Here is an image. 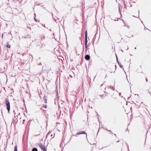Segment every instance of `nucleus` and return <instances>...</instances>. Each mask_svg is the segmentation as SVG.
Wrapping results in <instances>:
<instances>
[{
	"instance_id": "8fccbe9b",
	"label": "nucleus",
	"mask_w": 151,
	"mask_h": 151,
	"mask_svg": "<svg viewBox=\"0 0 151 151\" xmlns=\"http://www.w3.org/2000/svg\"><path fill=\"white\" fill-rule=\"evenodd\" d=\"M50 31H51V29H50Z\"/></svg>"
},
{
	"instance_id": "79ce46f5",
	"label": "nucleus",
	"mask_w": 151,
	"mask_h": 151,
	"mask_svg": "<svg viewBox=\"0 0 151 151\" xmlns=\"http://www.w3.org/2000/svg\"><path fill=\"white\" fill-rule=\"evenodd\" d=\"M44 27H45V25H44Z\"/></svg>"
},
{
	"instance_id": "3c124183",
	"label": "nucleus",
	"mask_w": 151,
	"mask_h": 151,
	"mask_svg": "<svg viewBox=\"0 0 151 151\" xmlns=\"http://www.w3.org/2000/svg\"><path fill=\"white\" fill-rule=\"evenodd\" d=\"M99 130H98V132H97V133H98V132H99Z\"/></svg>"
},
{
	"instance_id": "6e6552de",
	"label": "nucleus",
	"mask_w": 151,
	"mask_h": 151,
	"mask_svg": "<svg viewBox=\"0 0 151 151\" xmlns=\"http://www.w3.org/2000/svg\"><path fill=\"white\" fill-rule=\"evenodd\" d=\"M32 151H38V150L36 148H33L32 149Z\"/></svg>"
},
{
	"instance_id": "49530a36",
	"label": "nucleus",
	"mask_w": 151,
	"mask_h": 151,
	"mask_svg": "<svg viewBox=\"0 0 151 151\" xmlns=\"http://www.w3.org/2000/svg\"><path fill=\"white\" fill-rule=\"evenodd\" d=\"M70 76L71 77V76L70 75Z\"/></svg>"
},
{
	"instance_id": "dca6fc26",
	"label": "nucleus",
	"mask_w": 151,
	"mask_h": 151,
	"mask_svg": "<svg viewBox=\"0 0 151 151\" xmlns=\"http://www.w3.org/2000/svg\"><path fill=\"white\" fill-rule=\"evenodd\" d=\"M116 61H118V57H117L116 54Z\"/></svg>"
},
{
	"instance_id": "ea45409f",
	"label": "nucleus",
	"mask_w": 151,
	"mask_h": 151,
	"mask_svg": "<svg viewBox=\"0 0 151 151\" xmlns=\"http://www.w3.org/2000/svg\"><path fill=\"white\" fill-rule=\"evenodd\" d=\"M56 20L55 19V22H56Z\"/></svg>"
},
{
	"instance_id": "5fc2aeb1",
	"label": "nucleus",
	"mask_w": 151,
	"mask_h": 151,
	"mask_svg": "<svg viewBox=\"0 0 151 151\" xmlns=\"http://www.w3.org/2000/svg\"><path fill=\"white\" fill-rule=\"evenodd\" d=\"M150 94L151 95L150 93L149 92Z\"/></svg>"
},
{
	"instance_id": "423d86ee",
	"label": "nucleus",
	"mask_w": 151,
	"mask_h": 151,
	"mask_svg": "<svg viewBox=\"0 0 151 151\" xmlns=\"http://www.w3.org/2000/svg\"><path fill=\"white\" fill-rule=\"evenodd\" d=\"M117 61L118 64V65H119L120 67L121 68H122V69L124 70V68H123V66L121 64V63H120L119 61H118H118ZM124 71L125 72V71Z\"/></svg>"
},
{
	"instance_id": "412c9836",
	"label": "nucleus",
	"mask_w": 151,
	"mask_h": 151,
	"mask_svg": "<svg viewBox=\"0 0 151 151\" xmlns=\"http://www.w3.org/2000/svg\"><path fill=\"white\" fill-rule=\"evenodd\" d=\"M52 136H53V135H52V134H51L50 136H51V137H52V138H53L54 137V136H53V137H52Z\"/></svg>"
},
{
	"instance_id": "a878e982",
	"label": "nucleus",
	"mask_w": 151,
	"mask_h": 151,
	"mask_svg": "<svg viewBox=\"0 0 151 151\" xmlns=\"http://www.w3.org/2000/svg\"><path fill=\"white\" fill-rule=\"evenodd\" d=\"M25 121V120H23V124H24V121Z\"/></svg>"
},
{
	"instance_id": "473e14b6",
	"label": "nucleus",
	"mask_w": 151,
	"mask_h": 151,
	"mask_svg": "<svg viewBox=\"0 0 151 151\" xmlns=\"http://www.w3.org/2000/svg\"><path fill=\"white\" fill-rule=\"evenodd\" d=\"M136 49H137V48H136V47H135L134 48V49L136 50Z\"/></svg>"
},
{
	"instance_id": "c9c22d12",
	"label": "nucleus",
	"mask_w": 151,
	"mask_h": 151,
	"mask_svg": "<svg viewBox=\"0 0 151 151\" xmlns=\"http://www.w3.org/2000/svg\"><path fill=\"white\" fill-rule=\"evenodd\" d=\"M57 19H58V20L59 19L58 18H57Z\"/></svg>"
},
{
	"instance_id": "f3484780",
	"label": "nucleus",
	"mask_w": 151,
	"mask_h": 151,
	"mask_svg": "<svg viewBox=\"0 0 151 151\" xmlns=\"http://www.w3.org/2000/svg\"><path fill=\"white\" fill-rule=\"evenodd\" d=\"M133 17H136L134 16H133ZM136 18H139V17H136Z\"/></svg>"
},
{
	"instance_id": "c756f323",
	"label": "nucleus",
	"mask_w": 151,
	"mask_h": 151,
	"mask_svg": "<svg viewBox=\"0 0 151 151\" xmlns=\"http://www.w3.org/2000/svg\"><path fill=\"white\" fill-rule=\"evenodd\" d=\"M119 142V140H118L116 142V143H118V142Z\"/></svg>"
},
{
	"instance_id": "f8f14e48",
	"label": "nucleus",
	"mask_w": 151,
	"mask_h": 151,
	"mask_svg": "<svg viewBox=\"0 0 151 151\" xmlns=\"http://www.w3.org/2000/svg\"><path fill=\"white\" fill-rule=\"evenodd\" d=\"M14 151H17V145H16L14 146Z\"/></svg>"
},
{
	"instance_id": "9d476101",
	"label": "nucleus",
	"mask_w": 151,
	"mask_h": 151,
	"mask_svg": "<svg viewBox=\"0 0 151 151\" xmlns=\"http://www.w3.org/2000/svg\"><path fill=\"white\" fill-rule=\"evenodd\" d=\"M6 47L8 48H10V45L8 43L7 44Z\"/></svg>"
},
{
	"instance_id": "aec40b11",
	"label": "nucleus",
	"mask_w": 151,
	"mask_h": 151,
	"mask_svg": "<svg viewBox=\"0 0 151 151\" xmlns=\"http://www.w3.org/2000/svg\"><path fill=\"white\" fill-rule=\"evenodd\" d=\"M104 129L106 130H108V129H107V128H106V127H104Z\"/></svg>"
},
{
	"instance_id": "c85d7f7f",
	"label": "nucleus",
	"mask_w": 151,
	"mask_h": 151,
	"mask_svg": "<svg viewBox=\"0 0 151 151\" xmlns=\"http://www.w3.org/2000/svg\"><path fill=\"white\" fill-rule=\"evenodd\" d=\"M114 136H116V134H114Z\"/></svg>"
},
{
	"instance_id": "c03bdc74",
	"label": "nucleus",
	"mask_w": 151,
	"mask_h": 151,
	"mask_svg": "<svg viewBox=\"0 0 151 151\" xmlns=\"http://www.w3.org/2000/svg\"><path fill=\"white\" fill-rule=\"evenodd\" d=\"M127 130H128V128H127Z\"/></svg>"
},
{
	"instance_id": "393cba45",
	"label": "nucleus",
	"mask_w": 151,
	"mask_h": 151,
	"mask_svg": "<svg viewBox=\"0 0 151 151\" xmlns=\"http://www.w3.org/2000/svg\"><path fill=\"white\" fill-rule=\"evenodd\" d=\"M3 35H4V34H2V35H1V37H2V38H3Z\"/></svg>"
},
{
	"instance_id": "0eeeda50",
	"label": "nucleus",
	"mask_w": 151,
	"mask_h": 151,
	"mask_svg": "<svg viewBox=\"0 0 151 151\" xmlns=\"http://www.w3.org/2000/svg\"><path fill=\"white\" fill-rule=\"evenodd\" d=\"M119 11L120 14L121 15V17H122V15L121 14V10H120V6H119Z\"/></svg>"
},
{
	"instance_id": "a18cd8bd",
	"label": "nucleus",
	"mask_w": 151,
	"mask_h": 151,
	"mask_svg": "<svg viewBox=\"0 0 151 151\" xmlns=\"http://www.w3.org/2000/svg\"><path fill=\"white\" fill-rule=\"evenodd\" d=\"M103 147H102V148H101V149H103Z\"/></svg>"
},
{
	"instance_id": "6e6d98bb",
	"label": "nucleus",
	"mask_w": 151,
	"mask_h": 151,
	"mask_svg": "<svg viewBox=\"0 0 151 151\" xmlns=\"http://www.w3.org/2000/svg\"><path fill=\"white\" fill-rule=\"evenodd\" d=\"M132 5H131V7H132Z\"/></svg>"
},
{
	"instance_id": "5701e85b",
	"label": "nucleus",
	"mask_w": 151,
	"mask_h": 151,
	"mask_svg": "<svg viewBox=\"0 0 151 151\" xmlns=\"http://www.w3.org/2000/svg\"><path fill=\"white\" fill-rule=\"evenodd\" d=\"M43 44H42V46H41V47H40V48H42V47H43Z\"/></svg>"
},
{
	"instance_id": "bb28decb",
	"label": "nucleus",
	"mask_w": 151,
	"mask_h": 151,
	"mask_svg": "<svg viewBox=\"0 0 151 151\" xmlns=\"http://www.w3.org/2000/svg\"><path fill=\"white\" fill-rule=\"evenodd\" d=\"M127 147H128V151H129V146H128V145H127Z\"/></svg>"
},
{
	"instance_id": "de8ad7c7",
	"label": "nucleus",
	"mask_w": 151,
	"mask_h": 151,
	"mask_svg": "<svg viewBox=\"0 0 151 151\" xmlns=\"http://www.w3.org/2000/svg\"><path fill=\"white\" fill-rule=\"evenodd\" d=\"M107 77V76L106 75L105 77V78Z\"/></svg>"
},
{
	"instance_id": "1a4fd4ad",
	"label": "nucleus",
	"mask_w": 151,
	"mask_h": 151,
	"mask_svg": "<svg viewBox=\"0 0 151 151\" xmlns=\"http://www.w3.org/2000/svg\"><path fill=\"white\" fill-rule=\"evenodd\" d=\"M43 108H44L45 109H46L47 108V106L46 105H43L40 108V109H42Z\"/></svg>"
},
{
	"instance_id": "6ab92c4d",
	"label": "nucleus",
	"mask_w": 151,
	"mask_h": 151,
	"mask_svg": "<svg viewBox=\"0 0 151 151\" xmlns=\"http://www.w3.org/2000/svg\"><path fill=\"white\" fill-rule=\"evenodd\" d=\"M111 97L113 98L114 99H116V97H115L114 96H113L111 95Z\"/></svg>"
},
{
	"instance_id": "7c9ffc66",
	"label": "nucleus",
	"mask_w": 151,
	"mask_h": 151,
	"mask_svg": "<svg viewBox=\"0 0 151 151\" xmlns=\"http://www.w3.org/2000/svg\"><path fill=\"white\" fill-rule=\"evenodd\" d=\"M121 94V93H119V95L120 96V95Z\"/></svg>"
},
{
	"instance_id": "864d4df0",
	"label": "nucleus",
	"mask_w": 151,
	"mask_h": 151,
	"mask_svg": "<svg viewBox=\"0 0 151 151\" xmlns=\"http://www.w3.org/2000/svg\"><path fill=\"white\" fill-rule=\"evenodd\" d=\"M145 29H146V28H145Z\"/></svg>"
},
{
	"instance_id": "20e7f679",
	"label": "nucleus",
	"mask_w": 151,
	"mask_h": 151,
	"mask_svg": "<svg viewBox=\"0 0 151 151\" xmlns=\"http://www.w3.org/2000/svg\"><path fill=\"white\" fill-rule=\"evenodd\" d=\"M38 145L43 151H47V148L45 146L43 147L41 143H39Z\"/></svg>"
},
{
	"instance_id": "4be33fe9",
	"label": "nucleus",
	"mask_w": 151,
	"mask_h": 151,
	"mask_svg": "<svg viewBox=\"0 0 151 151\" xmlns=\"http://www.w3.org/2000/svg\"><path fill=\"white\" fill-rule=\"evenodd\" d=\"M145 80H146V82H147L148 81V79H147V78H146Z\"/></svg>"
},
{
	"instance_id": "e433bc0d",
	"label": "nucleus",
	"mask_w": 151,
	"mask_h": 151,
	"mask_svg": "<svg viewBox=\"0 0 151 151\" xmlns=\"http://www.w3.org/2000/svg\"><path fill=\"white\" fill-rule=\"evenodd\" d=\"M132 103H134V102L133 101H132Z\"/></svg>"
},
{
	"instance_id": "9b49d317",
	"label": "nucleus",
	"mask_w": 151,
	"mask_h": 151,
	"mask_svg": "<svg viewBox=\"0 0 151 151\" xmlns=\"http://www.w3.org/2000/svg\"><path fill=\"white\" fill-rule=\"evenodd\" d=\"M36 16L35 14H34V19L35 21L37 22V19H36Z\"/></svg>"
},
{
	"instance_id": "a211bd4d",
	"label": "nucleus",
	"mask_w": 151,
	"mask_h": 151,
	"mask_svg": "<svg viewBox=\"0 0 151 151\" xmlns=\"http://www.w3.org/2000/svg\"><path fill=\"white\" fill-rule=\"evenodd\" d=\"M15 111L14 110L13 111V112L14 113V116L15 117H16V113H15Z\"/></svg>"
},
{
	"instance_id": "a19ab883",
	"label": "nucleus",
	"mask_w": 151,
	"mask_h": 151,
	"mask_svg": "<svg viewBox=\"0 0 151 151\" xmlns=\"http://www.w3.org/2000/svg\"><path fill=\"white\" fill-rule=\"evenodd\" d=\"M132 109V107H131V108H130L131 110Z\"/></svg>"
},
{
	"instance_id": "72a5a7b5",
	"label": "nucleus",
	"mask_w": 151,
	"mask_h": 151,
	"mask_svg": "<svg viewBox=\"0 0 151 151\" xmlns=\"http://www.w3.org/2000/svg\"><path fill=\"white\" fill-rule=\"evenodd\" d=\"M115 66L116 67L115 69H116V65H115Z\"/></svg>"
},
{
	"instance_id": "4468645a",
	"label": "nucleus",
	"mask_w": 151,
	"mask_h": 151,
	"mask_svg": "<svg viewBox=\"0 0 151 151\" xmlns=\"http://www.w3.org/2000/svg\"><path fill=\"white\" fill-rule=\"evenodd\" d=\"M107 131L108 132H110V133L111 134H113V133L111 131V130H107Z\"/></svg>"
},
{
	"instance_id": "f704fd0d",
	"label": "nucleus",
	"mask_w": 151,
	"mask_h": 151,
	"mask_svg": "<svg viewBox=\"0 0 151 151\" xmlns=\"http://www.w3.org/2000/svg\"><path fill=\"white\" fill-rule=\"evenodd\" d=\"M20 113H19V114H18V115H20Z\"/></svg>"
},
{
	"instance_id": "09e8293b",
	"label": "nucleus",
	"mask_w": 151,
	"mask_h": 151,
	"mask_svg": "<svg viewBox=\"0 0 151 151\" xmlns=\"http://www.w3.org/2000/svg\"><path fill=\"white\" fill-rule=\"evenodd\" d=\"M128 27V28H129V26H128V27Z\"/></svg>"
},
{
	"instance_id": "2eb2a0df",
	"label": "nucleus",
	"mask_w": 151,
	"mask_h": 151,
	"mask_svg": "<svg viewBox=\"0 0 151 151\" xmlns=\"http://www.w3.org/2000/svg\"><path fill=\"white\" fill-rule=\"evenodd\" d=\"M44 100L45 101V103H47V99H44Z\"/></svg>"
},
{
	"instance_id": "b1692460",
	"label": "nucleus",
	"mask_w": 151,
	"mask_h": 151,
	"mask_svg": "<svg viewBox=\"0 0 151 151\" xmlns=\"http://www.w3.org/2000/svg\"><path fill=\"white\" fill-rule=\"evenodd\" d=\"M38 65H42V64H41V63H39L38 64Z\"/></svg>"
},
{
	"instance_id": "f257e3e1",
	"label": "nucleus",
	"mask_w": 151,
	"mask_h": 151,
	"mask_svg": "<svg viewBox=\"0 0 151 151\" xmlns=\"http://www.w3.org/2000/svg\"><path fill=\"white\" fill-rule=\"evenodd\" d=\"M5 101V104L6 105V109L7 110L8 113H9L10 109V104L9 100L8 99H6Z\"/></svg>"
},
{
	"instance_id": "58836bf2",
	"label": "nucleus",
	"mask_w": 151,
	"mask_h": 151,
	"mask_svg": "<svg viewBox=\"0 0 151 151\" xmlns=\"http://www.w3.org/2000/svg\"><path fill=\"white\" fill-rule=\"evenodd\" d=\"M114 21H116V20L115 19H114Z\"/></svg>"
},
{
	"instance_id": "39448f33",
	"label": "nucleus",
	"mask_w": 151,
	"mask_h": 151,
	"mask_svg": "<svg viewBox=\"0 0 151 151\" xmlns=\"http://www.w3.org/2000/svg\"><path fill=\"white\" fill-rule=\"evenodd\" d=\"M85 58L86 60H88L90 59V57L89 55H86L85 56Z\"/></svg>"
},
{
	"instance_id": "4d7b16f0",
	"label": "nucleus",
	"mask_w": 151,
	"mask_h": 151,
	"mask_svg": "<svg viewBox=\"0 0 151 151\" xmlns=\"http://www.w3.org/2000/svg\"><path fill=\"white\" fill-rule=\"evenodd\" d=\"M121 6L122 7V6Z\"/></svg>"
},
{
	"instance_id": "2f4dec72",
	"label": "nucleus",
	"mask_w": 151,
	"mask_h": 151,
	"mask_svg": "<svg viewBox=\"0 0 151 151\" xmlns=\"http://www.w3.org/2000/svg\"><path fill=\"white\" fill-rule=\"evenodd\" d=\"M122 21H123V22H124V20H123V19H122Z\"/></svg>"
},
{
	"instance_id": "f03ea898",
	"label": "nucleus",
	"mask_w": 151,
	"mask_h": 151,
	"mask_svg": "<svg viewBox=\"0 0 151 151\" xmlns=\"http://www.w3.org/2000/svg\"><path fill=\"white\" fill-rule=\"evenodd\" d=\"M87 30H86L85 32V47L86 49V52L88 50L87 47H88L87 45Z\"/></svg>"
},
{
	"instance_id": "ddd939ff",
	"label": "nucleus",
	"mask_w": 151,
	"mask_h": 151,
	"mask_svg": "<svg viewBox=\"0 0 151 151\" xmlns=\"http://www.w3.org/2000/svg\"><path fill=\"white\" fill-rule=\"evenodd\" d=\"M110 88L111 89H113V91H114V88H113L112 87H111V86H109V88Z\"/></svg>"
},
{
	"instance_id": "37998d69",
	"label": "nucleus",
	"mask_w": 151,
	"mask_h": 151,
	"mask_svg": "<svg viewBox=\"0 0 151 151\" xmlns=\"http://www.w3.org/2000/svg\"><path fill=\"white\" fill-rule=\"evenodd\" d=\"M128 48H127V50H128Z\"/></svg>"
},
{
	"instance_id": "7ed1b4c3",
	"label": "nucleus",
	"mask_w": 151,
	"mask_h": 151,
	"mask_svg": "<svg viewBox=\"0 0 151 151\" xmlns=\"http://www.w3.org/2000/svg\"><path fill=\"white\" fill-rule=\"evenodd\" d=\"M81 134H85L86 135V137L87 138V139L88 140L87 138V133L85 132V131H81L78 132L77 133V134L75 135H72L71 136V137L70 138V140L71 139L73 136H75L76 137H77V135Z\"/></svg>"
},
{
	"instance_id": "cd10ccee",
	"label": "nucleus",
	"mask_w": 151,
	"mask_h": 151,
	"mask_svg": "<svg viewBox=\"0 0 151 151\" xmlns=\"http://www.w3.org/2000/svg\"><path fill=\"white\" fill-rule=\"evenodd\" d=\"M50 134V133H49V132L48 133H47V135H48L49 134Z\"/></svg>"
},
{
	"instance_id": "4c0bfd02",
	"label": "nucleus",
	"mask_w": 151,
	"mask_h": 151,
	"mask_svg": "<svg viewBox=\"0 0 151 151\" xmlns=\"http://www.w3.org/2000/svg\"><path fill=\"white\" fill-rule=\"evenodd\" d=\"M141 21V23H143Z\"/></svg>"
},
{
	"instance_id": "603ef678",
	"label": "nucleus",
	"mask_w": 151,
	"mask_h": 151,
	"mask_svg": "<svg viewBox=\"0 0 151 151\" xmlns=\"http://www.w3.org/2000/svg\"><path fill=\"white\" fill-rule=\"evenodd\" d=\"M145 29H146V28H145Z\"/></svg>"
}]
</instances>
